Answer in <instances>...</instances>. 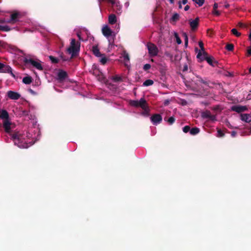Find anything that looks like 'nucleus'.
<instances>
[{
	"label": "nucleus",
	"mask_w": 251,
	"mask_h": 251,
	"mask_svg": "<svg viewBox=\"0 0 251 251\" xmlns=\"http://www.w3.org/2000/svg\"><path fill=\"white\" fill-rule=\"evenodd\" d=\"M241 120L246 123L251 122V114H240Z\"/></svg>",
	"instance_id": "nucleus-17"
},
{
	"label": "nucleus",
	"mask_w": 251,
	"mask_h": 251,
	"mask_svg": "<svg viewBox=\"0 0 251 251\" xmlns=\"http://www.w3.org/2000/svg\"><path fill=\"white\" fill-rule=\"evenodd\" d=\"M24 61L26 64L31 65L38 70L42 71L43 70L41 61L35 55L31 54L26 55L24 57Z\"/></svg>",
	"instance_id": "nucleus-1"
},
{
	"label": "nucleus",
	"mask_w": 251,
	"mask_h": 251,
	"mask_svg": "<svg viewBox=\"0 0 251 251\" xmlns=\"http://www.w3.org/2000/svg\"><path fill=\"white\" fill-rule=\"evenodd\" d=\"M0 12H2V11L0 10Z\"/></svg>",
	"instance_id": "nucleus-63"
},
{
	"label": "nucleus",
	"mask_w": 251,
	"mask_h": 251,
	"mask_svg": "<svg viewBox=\"0 0 251 251\" xmlns=\"http://www.w3.org/2000/svg\"><path fill=\"white\" fill-rule=\"evenodd\" d=\"M174 36L176 39V42L178 45H180L181 43V40L180 38H179L178 34L176 32H174Z\"/></svg>",
	"instance_id": "nucleus-27"
},
{
	"label": "nucleus",
	"mask_w": 251,
	"mask_h": 251,
	"mask_svg": "<svg viewBox=\"0 0 251 251\" xmlns=\"http://www.w3.org/2000/svg\"><path fill=\"white\" fill-rule=\"evenodd\" d=\"M231 32L233 34L237 37H239L241 35V33L239 32L236 28H233L231 30Z\"/></svg>",
	"instance_id": "nucleus-34"
},
{
	"label": "nucleus",
	"mask_w": 251,
	"mask_h": 251,
	"mask_svg": "<svg viewBox=\"0 0 251 251\" xmlns=\"http://www.w3.org/2000/svg\"><path fill=\"white\" fill-rule=\"evenodd\" d=\"M249 39L251 40V32H250L249 35Z\"/></svg>",
	"instance_id": "nucleus-58"
},
{
	"label": "nucleus",
	"mask_w": 251,
	"mask_h": 251,
	"mask_svg": "<svg viewBox=\"0 0 251 251\" xmlns=\"http://www.w3.org/2000/svg\"><path fill=\"white\" fill-rule=\"evenodd\" d=\"M190 8V7L189 5H186L185 7H184V10L185 11H187L189 10V9Z\"/></svg>",
	"instance_id": "nucleus-53"
},
{
	"label": "nucleus",
	"mask_w": 251,
	"mask_h": 251,
	"mask_svg": "<svg viewBox=\"0 0 251 251\" xmlns=\"http://www.w3.org/2000/svg\"><path fill=\"white\" fill-rule=\"evenodd\" d=\"M197 3L199 6H201L204 3V0H192Z\"/></svg>",
	"instance_id": "nucleus-32"
},
{
	"label": "nucleus",
	"mask_w": 251,
	"mask_h": 251,
	"mask_svg": "<svg viewBox=\"0 0 251 251\" xmlns=\"http://www.w3.org/2000/svg\"><path fill=\"white\" fill-rule=\"evenodd\" d=\"M112 79L114 82L122 81L123 80L122 77L119 75H115L112 77Z\"/></svg>",
	"instance_id": "nucleus-25"
},
{
	"label": "nucleus",
	"mask_w": 251,
	"mask_h": 251,
	"mask_svg": "<svg viewBox=\"0 0 251 251\" xmlns=\"http://www.w3.org/2000/svg\"><path fill=\"white\" fill-rule=\"evenodd\" d=\"M164 121H166L169 125H172L175 123L176 119L174 116L170 117L168 119L165 117L164 118Z\"/></svg>",
	"instance_id": "nucleus-22"
},
{
	"label": "nucleus",
	"mask_w": 251,
	"mask_h": 251,
	"mask_svg": "<svg viewBox=\"0 0 251 251\" xmlns=\"http://www.w3.org/2000/svg\"><path fill=\"white\" fill-rule=\"evenodd\" d=\"M199 18H196L194 20L190 19L189 20V24L190 27L192 30L195 29L199 24Z\"/></svg>",
	"instance_id": "nucleus-16"
},
{
	"label": "nucleus",
	"mask_w": 251,
	"mask_h": 251,
	"mask_svg": "<svg viewBox=\"0 0 251 251\" xmlns=\"http://www.w3.org/2000/svg\"><path fill=\"white\" fill-rule=\"evenodd\" d=\"M153 83V80L151 79H147L143 82V86H149L152 85Z\"/></svg>",
	"instance_id": "nucleus-26"
},
{
	"label": "nucleus",
	"mask_w": 251,
	"mask_h": 251,
	"mask_svg": "<svg viewBox=\"0 0 251 251\" xmlns=\"http://www.w3.org/2000/svg\"><path fill=\"white\" fill-rule=\"evenodd\" d=\"M100 62L102 65H104L107 61V58L105 57V56L104 54H101V56H100Z\"/></svg>",
	"instance_id": "nucleus-28"
},
{
	"label": "nucleus",
	"mask_w": 251,
	"mask_h": 251,
	"mask_svg": "<svg viewBox=\"0 0 251 251\" xmlns=\"http://www.w3.org/2000/svg\"><path fill=\"white\" fill-rule=\"evenodd\" d=\"M11 138L13 140L15 144H17L20 148H26L27 145H23L21 144V136L18 133H15L11 134Z\"/></svg>",
	"instance_id": "nucleus-9"
},
{
	"label": "nucleus",
	"mask_w": 251,
	"mask_h": 251,
	"mask_svg": "<svg viewBox=\"0 0 251 251\" xmlns=\"http://www.w3.org/2000/svg\"><path fill=\"white\" fill-rule=\"evenodd\" d=\"M67 77V73L66 72L59 70L57 74V80L59 82H62Z\"/></svg>",
	"instance_id": "nucleus-12"
},
{
	"label": "nucleus",
	"mask_w": 251,
	"mask_h": 251,
	"mask_svg": "<svg viewBox=\"0 0 251 251\" xmlns=\"http://www.w3.org/2000/svg\"><path fill=\"white\" fill-rule=\"evenodd\" d=\"M204 60H206L207 62L210 65L213 66V63H212V59L211 57H208L207 56H206Z\"/></svg>",
	"instance_id": "nucleus-35"
},
{
	"label": "nucleus",
	"mask_w": 251,
	"mask_h": 251,
	"mask_svg": "<svg viewBox=\"0 0 251 251\" xmlns=\"http://www.w3.org/2000/svg\"><path fill=\"white\" fill-rule=\"evenodd\" d=\"M207 55V54L204 50L201 51V50H200L198 54L197 55V58L202 60H204L206 56Z\"/></svg>",
	"instance_id": "nucleus-18"
},
{
	"label": "nucleus",
	"mask_w": 251,
	"mask_h": 251,
	"mask_svg": "<svg viewBox=\"0 0 251 251\" xmlns=\"http://www.w3.org/2000/svg\"><path fill=\"white\" fill-rule=\"evenodd\" d=\"M188 2V0H182L181 3L185 5Z\"/></svg>",
	"instance_id": "nucleus-52"
},
{
	"label": "nucleus",
	"mask_w": 251,
	"mask_h": 251,
	"mask_svg": "<svg viewBox=\"0 0 251 251\" xmlns=\"http://www.w3.org/2000/svg\"><path fill=\"white\" fill-rule=\"evenodd\" d=\"M60 59L62 60L63 61H67L68 60V58L64 57L63 53H61L59 56Z\"/></svg>",
	"instance_id": "nucleus-44"
},
{
	"label": "nucleus",
	"mask_w": 251,
	"mask_h": 251,
	"mask_svg": "<svg viewBox=\"0 0 251 251\" xmlns=\"http://www.w3.org/2000/svg\"><path fill=\"white\" fill-rule=\"evenodd\" d=\"M236 111L239 113L240 112H242V111L238 110V111Z\"/></svg>",
	"instance_id": "nucleus-60"
},
{
	"label": "nucleus",
	"mask_w": 251,
	"mask_h": 251,
	"mask_svg": "<svg viewBox=\"0 0 251 251\" xmlns=\"http://www.w3.org/2000/svg\"><path fill=\"white\" fill-rule=\"evenodd\" d=\"M201 116L203 118L212 121H215L217 120L216 115L211 114L210 111H202Z\"/></svg>",
	"instance_id": "nucleus-11"
},
{
	"label": "nucleus",
	"mask_w": 251,
	"mask_h": 251,
	"mask_svg": "<svg viewBox=\"0 0 251 251\" xmlns=\"http://www.w3.org/2000/svg\"><path fill=\"white\" fill-rule=\"evenodd\" d=\"M92 52L93 54L97 57H100L101 56V54L100 52L98 46H94L92 47Z\"/></svg>",
	"instance_id": "nucleus-19"
},
{
	"label": "nucleus",
	"mask_w": 251,
	"mask_h": 251,
	"mask_svg": "<svg viewBox=\"0 0 251 251\" xmlns=\"http://www.w3.org/2000/svg\"><path fill=\"white\" fill-rule=\"evenodd\" d=\"M80 50V43L76 42L75 39H72L70 47L67 49L68 52L72 55L75 56L78 53Z\"/></svg>",
	"instance_id": "nucleus-4"
},
{
	"label": "nucleus",
	"mask_w": 251,
	"mask_h": 251,
	"mask_svg": "<svg viewBox=\"0 0 251 251\" xmlns=\"http://www.w3.org/2000/svg\"><path fill=\"white\" fill-rule=\"evenodd\" d=\"M179 17V15L178 14L175 13L172 16V17L171 19V21H173V22H176L177 20H178Z\"/></svg>",
	"instance_id": "nucleus-31"
},
{
	"label": "nucleus",
	"mask_w": 251,
	"mask_h": 251,
	"mask_svg": "<svg viewBox=\"0 0 251 251\" xmlns=\"http://www.w3.org/2000/svg\"><path fill=\"white\" fill-rule=\"evenodd\" d=\"M190 126H185L182 128V130L184 133H187L190 132Z\"/></svg>",
	"instance_id": "nucleus-36"
},
{
	"label": "nucleus",
	"mask_w": 251,
	"mask_h": 251,
	"mask_svg": "<svg viewBox=\"0 0 251 251\" xmlns=\"http://www.w3.org/2000/svg\"><path fill=\"white\" fill-rule=\"evenodd\" d=\"M11 29L10 27L8 25H0V30L3 31H9Z\"/></svg>",
	"instance_id": "nucleus-29"
},
{
	"label": "nucleus",
	"mask_w": 251,
	"mask_h": 251,
	"mask_svg": "<svg viewBox=\"0 0 251 251\" xmlns=\"http://www.w3.org/2000/svg\"><path fill=\"white\" fill-rule=\"evenodd\" d=\"M147 48L148 50L149 55L151 57H154L158 53V49L155 45L151 43H148Z\"/></svg>",
	"instance_id": "nucleus-7"
},
{
	"label": "nucleus",
	"mask_w": 251,
	"mask_h": 251,
	"mask_svg": "<svg viewBox=\"0 0 251 251\" xmlns=\"http://www.w3.org/2000/svg\"><path fill=\"white\" fill-rule=\"evenodd\" d=\"M200 81L202 83H204V84H207V82L205 81V80H203L202 79H201Z\"/></svg>",
	"instance_id": "nucleus-56"
},
{
	"label": "nucleus",
	"mask_w": 251,
	"mask_h": 251,
	"mask_svg": "<svg viewBox=\"0 0 251 251\" xmlns=\"http://www.w3.org/2000/svg\"><path fill=\"white\" fill-rule=\"evenodd\" d=\"M199 46H200V47L201 48V51L204 50V47H203V44L202 42V41L199 42Z\"/></svg>",
	"instance_id": "nucleus-40"
},
{
	"label": "nucleus",
	"mask_w": 251,
	"mask_h": 251,
	"mask_svg": "<svg viewBox=\"0 0 251 251\" xmlns=\"http://www.w3.org/2000/svg\"><path fill=\"white\" fill-rule=\"evenodd\" d=\"M218 7V3H215L213 5V9L215 10L217 9Z\"/></svg>",
	"instance_id": "nucleus-51"
},
{
	"label": "nucleus",
	"mask_w": 251,
	"mask_h": 251,
	"mask_svg": "<svg viewBox=\"0 0 251 251\" xmlns=\"http://www.w3.org/2000/svg\"><path fill=\"white\" fill-rule=\"evenodd\" d=\"M130 104L134 107H141L143 110H148L147 101L143 98H141L139 100H130Z\"/></svg>",
	"instance_id": "nucleus-6"
},
{
	"label": "nucleus",
	"mask_w": 251,
	"mask_h": 251,
	"mask_svg": "<svg viewBox=\"0 0 251 251\" xmlns=\"http://www.w3.org/2000/svg\"><path fill=\"white\" fill-rule=\"evenodd\" d=\"M49 58L52 63H57L59 61L58 58L51 55L49 56Z\"/></svg>",
	"instance_id": "nucleus-30"
},
{
	"label": "nucleus",
	"mask_w": 251,
	"mask_h": 251,
	"mask_svg": "<svg viewBox=\"0 0 251 251\" xmlns=\"http://www.w3.org/2000/svg\"><path fill=\"white\" fill-rule=\"evenodd\" d=\"M169 1L171 4L174 3V0H169Z\"/></svg>",
	"instance_id": "nucleus-57"
},
{
	"label": "nucleus",
	"mask_w": 251,
	"mask_h": 251,
	"mask_svg": "<svg viewBox=\"0 0 251 251\" xmlns=\"http://www.w3.org/2000/svg\"><path fill=\"white\" fill-rule=\"evenodd\" d=\"M77 36L80 41H85L87 40V39H83L81 37L80 33H77Z\"/></svg>",
	"instance_id": "nucleus-43"
},
{
	"label": "nucleus",
	"mask_w": 251,
	"mask_h": 251,
	"mask_svg": "<svg viewBox=\"0 0 251 251\" xmlns=\"http://www.w3.org/2000/svg\"><path fill=\"white\" fill-rule=\"evenodd\" d=\"M236 134H237V132L235 131H232L231 132V135L233 137H234L236 136Z\"/></svg>",
	"instance_id": "nucleus-49"
},
{
	"label": "nucleus",
	"mask_w": 251,
	"mask_h": 251,
	"mask_svg": "<svg viewBox=\"0 0 251 251\" xmlns=\"http://www.w3.org/2000/svg\"><path fill=\"white\" fill-rule=\"evenodd\" d=\"M200 131V128L197 127H194L190 129V133L192 135H195L198 134Z\"/></svg>",
	"instance_id": "nucleus-21"
},
{
	"label": "nucleus",
	"mask_w": 251,
	"mask_h": 251,
	"mask_svg": "<svg viewBox=\"0 0 251 251\" xmlns=\"http://www.w3.org/2000/svg\"><path fill=\"white\" fill-rule=\"evenodd\" d=\"M170 100L169 99L165 100L163 102L164 105H168L170 103Z\"/></svg>",
	"instance_id": "nucleus-48"
},
{
	"label": "nucleus",
	"mask_w": 251,
	"mask_h": 251,
	"mask_svg": "<svg viewBox=\"0 0 251 251\" xmlns=\"http://www.w3.org/2000/svg\"><path fill=\"white\" fill-rule=\"evenodd\" d=\"M142 114L144 116H148L150 115V111H142Z\"/></svg>",
	"instance_id": "nucleus-41"
},
{
	"label": "nucleus",
	"mask_w": 251,
	"mask_h": 251,
	"mask_svg": "<svg viewBox=\"0 0 251 251\" xmlns=\"http://www.w3.org/2000/svg\"><path fill=\"white\" fill-rule=\"evenodd\" d=\"M0 119L2 120L3 127L6 133H10L12 122L7 111H0Z\"/></svg>",
	"instance_id": "nucleus-2"
},
{
	"label": "nucleus",
	"mask_w": 251,
	"mask_h": 251,
	"mask_svg": "<svg viewBox=\"0 0 251 251\" xmlns=\"http://www.w3.org/2000/svg\"><path fill=\"white\" fill-rule=\"evenodd\" d=\"M121 57L123 58L125 61V65L126 67H128L130 65L129 62L130 58L128 53L126 52V50H124L121 53Z\"/></svg>",
	"instance_id": "nucleus-14"
},
{
	"label": "nucleus",
	"mask_w": 251,
	"mask_h": 251,
	"mask_svg": "<svg viewBox=\"0 0 251 251\" xmlns=\"http://www.w3.org/2000/svg\"><path fill=\"white\" fill-rule=\"evenodd\" d=\"M24 15V14L23 13L20 11H14L11 14L10 18L8 19L7 22L9 24H15L17 22L20 21Z\"/></svg>",
	"instance_id": "nucleus-5"
},
{
	"label": "nucleus",
	"mask_w": 251,
	"mask_h": 251,
	"mask_svg": "<svg viewBox=\"0 0 251 251\" xmlns=\"http://www.w3.org/2000/svg\"><path fill=\"white\" fill-rule=\"evenodd\" d=\"M109 4H110L113 8H116L117 13H121L122 6L118 0H111V2Z\"/></svg>",
	"instance_id": "nucleus-15"
},
{
	"label": "nucleus",
	"mask_w": 251,
	"mask_h": 251,
	"mask_svg": "<svg viewBox=\"0 0 251 251\" xmlns=\"http://www.w3.org/2000/svg\"><path fill=\"white\" fill-rule=\"evenodd\" d=\"M117 22V18L115 15L111 14L108 17V22L110 24L113 25Z\"/></svg>",
	"instance_id": "nucleus-20"
},
{
	"label": "nucleus",
	"mask_w": 251,
	"mask_h": 251,
	"mask_svg": "<svg viewBox=\"0 0 251 251\" xmlns=\"http://www.w3.org/2000/svg\"><path fill=\"white\" fill-rule=\"evenodd\" d=\"M150 119L154 125H156L160 123L162 120V116L159 114H154L152 115Z\"/></svg>",
	"instance_id": "nucleus-13"
},
{
	"label": "nucleus",
	"mask_w": 251,
	"mask_h": 251,
	"mask_svg": "<svg viewBox=\"0 0 251 251\" xmlns=\"http://www.w3.org/2000/svg\"><path fill=\"white\" fill-rule=\"evenodd\" d=\"M7 21H8V19L7 20H6L5 19H0V23H1V24L8 23V22Z\"/></svg>",
	"instance_id": "nucleus-45"
},
{
	"label": "nucleus",
	"mask_w": 251,
	"mask_h": 251,
	"mask_svg": "<svg viewBox=\"0 0 251 251\" xmlns=\"http://www.w3.org/2000/svg\"><path fill=\"white\" fill-rule=\"evenodd\" d=\"M102 33L103 35L106 37L109 43V48H112L114 46L113 44L115 34L106 25H104L102 28Z\"/></svg>",
	"instance_id": "nucleus-3"
},
{
	"label": "nucleus",
	"mask_w": 251,
	"mask_h": 251,
	"mask_svg": "<svg viewBox=\"0 0 251 251\" xmlns=\"http://www.w3.org/2000/svg\"><path fill=\"white\" fill-rule=\"evenodd\" d=\"M212 14L216 16H219L220 14V13L219 11L217 10V9H215V10L213 9Z\"/></svg>",
	"instance_id": "nucleus-42"
},
{
	"label": "nucleus",
	"mask_w": 251,
	"mask_h": 251,
	"mask_svg": "<svg viewBox=\"0 0 251 251\" xmlns=\"http://www.w3.org/2000/svg\"><path fill=\"white\" fill-rule=\"evenodd\" d=\"M129 5V2L128 1H126L125 3L124 6L126 7V8H127Z\"/></svg>",
	"instance_id": "nucleus-50"
},
{
	"label": "nucleus",
	"mask_w": 251,
	"mask_h": 251,
	"mask_svg": "<svg viewBox=\"0 0 251 251\" xmlns=\"http://www.w3.org/2000/svg\"><path fill=\"white\" fill-rule=\"evenodd\" d=\"M6 96L9 99L14 100H18L21 96L19 93L12 90L7 91Z\"/></svg>",
	"instance_id": "nucleus-10"
},
{
	"label": "nucleus",
	"mask_w": 251,
	"mask_h": 251,
	"mask_svg": "<svg viewBox=\"0 0 251 251\" xmlns=\"http://www.w3.org/2000/svg\"><path fill=\"white\" fill-rule=\"evenodd\" d=\"M27 111H28L24 110V111H23V112H24V113H25H25H26V112H27Z\"/></svg>",
	"instance_id": "nucleus-59"
},
{
	"label": "nucleus",
	"mask_w": 251,
	"mask_h": 251,
	"mask_svg": "<svg viewBox=\"0 0 251 251\" xmlns=\"http://www.w3.org/2000/svg\"><path fill=\"white\" fill-rule=\"evenodd\" d=\"M230 110H247V108L245 106H232Z\"/></svg>",
	"instance_id": "nucleus-24"
},
{
	"label": "nucleus",
	"mask_w": 251,
	"mask_h": 251,
	"mask_svg": "<svg viewBox=\"0 0 251 251\" xmlns=\"http://www.w3.org/2000/svg\"><path fill=\"white\" fill-rule=\"evenodd\" d=\"M188 66H187V65L186 64H185L183 66V68L182 71H183V72H185V71H188Z\"/></svg>",
	"instance_id": "nucleus-46"
},
{
	"label": "nucleus",
	"mask_w": 251,
	"mask_h": 251,
	"mask_svg": "<svg viewBox=\"0 0 251 251\" xmlns=\"http://www.w3.org/2000/svg\"><path fill=\"white\" fill-rule=\"evenodd\" d=\"M183 34L185 37V47H187L188 46V38L186 33H184Z\"/></svg>",
	"instance_id": "nucleus-38"
},
{
	"label": "nucleus",
	"mask_w": 251,
	"mask_h": 251,
	"mask_svg": "<svg viewBox=\"0 0 251 251\" xmlns=\"http://www.w3.org/2000/svg\"><path fill=\"white\" fill-rule=\"evenodd\" d=\"M151 67V66L150 64H146L145 65H144V66L143 67V69H144V70H148L149 69H150Z\"/></svg>",
	"instance_id": "nucleus-39"
},
{
	"label": "nucleus",
	"mask_w": 251,
	"mask_h": 251,
	"mask_svg": "<svg viewBox=\"0 0 251 251\" xmlns=\"http://www.w3.org/2000/svg\"><path fill=\"white\" fill-rule=\"evenodd\" d=\"M249 72L251 73V67L249 69Z\"/></svg>",
	"instance_id": "nucleus-61"
},
{
	"label": "nucleus",
	"mask_w": 251,
	"mask_h": 251,
	"mask_svg": "<svg viewBox=\"0 0 251 251\" xmlns=\"http://www.w3.org/2000/svg\"><path fill=\"white\" fill-rule=\"evenodd\" d=\"M217 133H218L217 136L219 137H223L225 135V134L224 133L223 131L221 129H219L218 130Z\"/></svg>",
	"instance_id": "nucleus-37"
},
{
	"label": "nucleus",
	"mask_w": 251,
	"mask_h": 251,
	"mask_svg": "<svg viewBox=\"0 0 251 251\" xmlns=\"http://www.w3.org/2000/svg\"><path fill=\"white\" fill-rule=\"evenodd\" d=\"M248 53L249 55H251V47L248 48Z\"/></svg>",
	"instance_id": "nucleus-54"
},
{
	"label": "nucleus",
	"mask_w": 251,
	"mask_h": 251,
	"mask_svg": "<svg viewBox=\"0 0 251 251\" xmlns=\"http://www.w3.org/2000/svg\"><path fill=\"white\" fill-rule=\"evenodd\" d=\"M32 82V78L30 76H25L23 79V82L25 84H29Z\"/></svg>",
	"instance_id": "nucleus-23"
},
{
	"label": "nucleus",
	"mask_w": 251,
	"mask_h": 251,
	"mask_svg": "<svg viewBox=\"0 0 251 251\" xmlns=\"http://www.w3.org/2000/svg\"><path fill=\"white\" fill-rule=\"evenodd\" d=\"M0 73H8L13 77L15 78V75L12 72V69L9 65L0 62Z\"/></svg>",
	"instance_id": "nucleus-8"
},
{
	"label": "nucleus",
	"mask_w": 251,
	"mask_h": 251,
	"mask_svg": "<svg viewBox=\"0 0 251 251\" xmlns=\"http://www.w3.org/2000/svg\"><path fill=\"white\" fill-rule=\"evenodd\" d=\"M181 104L183 105H185L187 104V102L186 100H180Z\"/></svg>",
	"instance_id": "nucleus-47"
},
{
	"label": "nucleus",
	"mask_w": 251,
	"mask_h": 251,
	"mask_svg": "<svg viewBox=\"0 0 251 251\" xmlns=\"http://www.w3.org/2000/svg\"><path fill=\"white\" fill-rule=\"evenodd\" d=\"M165 54H166V55H167V56H169V53H167V52H166V53H165Z\"/></svg>",
	"instance_id": "nucleus-62"
},
{
	"label": "nucleus",
	"mask_w": 251,
	"mask_h": 251,
	"mask_svg": "<svg viewBox=\"0 0 251 251\" xmlns=\"http://www.w3.org/2000/svg\"><path fill=\"white\" fill-rule=\"evenodd\" d=\"M178 7L179 9L182 8L181 2L180 1H179V2H178Z\"/></svg>",
	"instance_id": "nucleus-55"
},
{
	"label": "nucleus",
	"mask_w": 251,
	"mask_h": 251,
	"mask_svg": "<svg viewBox=\"0 0 251 251\" xmlns=\"http://www.w3.org/2000/svg\"><path fill=\"white\" fill-rule=\"evenodd\" d=\"M226 49L228 51H232L234 49V46L232 44H228L226 45Z\"/></svg>",
	"instance_id": "nucleus-33"
}]
</instances>
